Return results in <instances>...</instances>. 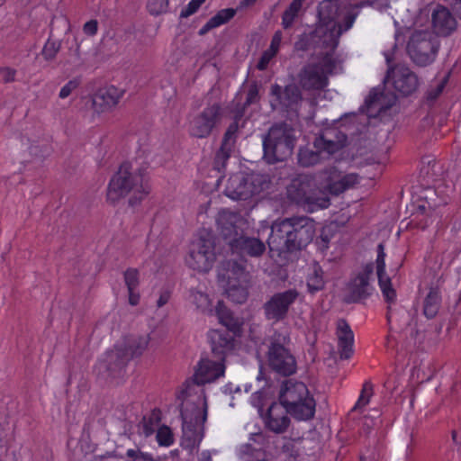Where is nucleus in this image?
Masks as SVG:
<instances>
[{
	"instance_id": "4d7b16f0",
	"label": "nucleus",
	"mask_w": 461,
	"mask_h": 461,
	"mask_svg": "<svg viewBox=\"0 0 461 461\" xmlns=\"http://www.w3.org/2000/svg\"><path fill=\"white\" fill-rule=\"evenodd\" d=\"M300 9L296 8L293 9L292 5L285 10L282 15V26L285 30L289 29L294 24L295 18L298 15Z\"/></svg>"
},
{
	"instance_id": "dca6fc26",
	"label": "nucleus",
	"mask_w": 461,
	"mask_h": 461,
	"mask_svg": "<svg viewBox=\"0 0 461 461\" xmlns=\"http://www.w3.org/2000/svg\"><path fill=\"white\" fill-rule=\"evenodd\" d=\"M258 408L267 429L276 434H283L287 430L291 420L284 405L273 402L265 413L262 405H258Z\"/></svg>"
},
{
	"instance_id": "6ab92c4d",
	"label": "nucleus",
	"mask_w": 461,
	"mask_h": 461,
	"mask_svg": "<svg viewBox=\"0 0 461 461\" xmlns=\"http://www.w3.org/2000/svg\"><path fill=\"white\" fill-rule=\"evenodd\" d=\"M391 77L394 89L402 96L411 95L419 86L417 75L406 66L398 65L393 68H389L387 77Z\"/></svg>"
},
{
	"instance_id": "f704fd0d",
	"label": "nucleus",
	"mask_w": 461,
	"mask_h": 461,
	"mask_svg": "<svg viewBox=\"0 0 461 461\" xmlns=\"http://www.w3.org/2000/svg\"><path fill=\"white\" fill-rule=\"evenodd\" d=\"M224 194L232 200L249 199V190L245 188L243 182V171L230 175L226 183Z\"/></svg>"
},
{
	"instance_id": "bf43d9fd",
	"label": "nucleus",
	"mask_w": 461,
	"mask_h": 461,
	"mask_svg": "<svg viewBox=\"0 0 461 461\" xmlns=\"http://www.w3.org/2000/svg\"><path fill=\"white\" fill-rule=\"evenodd\" d=\"M0 75L5 84L15 81L16 70L10 67H1Z\"/></svg>"
},
{
	"instance_id": "f257e3e1",
	"label": "nucleus",
	"mask_w": 461,
	"mask_h": 461,
	"mask_svg": "<svg viewBox=\"0 0 461 461\" xmlns=\"http://www.w3.org/2000/svg\"><path fill=\"white\" fill-rule=\"evenodd\" d=\"M315 234L314 220L307 216H293L273 223L267 243L272 250L294 253L304 249Z\"/></svg>"
},
{
	"instance_id": "c756f323",
	"label": "nucleus",
	"mask_w": 461,
	"mask_h": 461,
	"mask_svg": "<svg viewBox=\"0 0 461 461\" xmlns=\"http://www.w3.org/2000/svg\"><path fill=\"white\" fill-rule=\"evenodd\" d=\"M338 346L340 359H349L353 353L354 334L346 320L338 322Z\"/></svg>"
},
{
	"instance_id": "49530a36",
	"label": "nucleus",
	"mask_w": 461,
	"mask_h": 461,
	"mask_svg": "<svg viewBox=\"0 0 461 461\" xmlns=\"http://www.w3.org/2000/svg\"><path fill=\"white\" fill-rule=\"evenodd\" d=\"M334 236V232L330 226H324L321 230L320 235L315 240V244L321 252H324L329 248L330 240Z\"/></svg>"
},
{
	"instance_id": "9b49d317",
	"label": "nucleus",
	"mask_w": 461,
	"mask_h": 461,
	"mask_svg": "<svg viewBox=\"0 0 461 461\" xmlns=\"http://www.w3.org/2000/svg\"><path fill=\"white\" fill-rule=\"evenodd\" d=\"M373 273L374 263L369 262L357 273L351 274L346 285V293L342 302L346 304L362 303L368 299L374 292V287L370 284Z\"/></svg>"
},
{
	"instance_id": "c85d7f7f",
	"label": "nucleus",
	"mask_w": 461,
	"mask_h": 461,
	"mask_svg": "<svg viewBox=\"0 0 461 461\" xmlns=\"http://www.w3.org/2000/svg\"><path fill=\"white\" fill-rule=\"evenodd\" d=\"M357 183V174H348L340 176L339 174L330 175L323 185L322 192L332 195H339L347 189L354 186Z\"/></svg>"
},
{
	"instance_id": "69168bd1",
	"label": "nucleus",
	"mask_w": 461,
	"mask_h": 461,
	"mask_svg": "<svg viewBox=\"0 0 461 461\" xmlns=\"http://www.w3.org/2000/svg\"><path fill=\"white\" fill-rule=\"evenodd\" d=\"M191 296L193 297V302L198 308L203 307L208 303V296L203 293L192 291Z\"/></svg>"
},
{
	"instance_id": "9d476101",
	"label": "nucleus",
	"mask_w": 461,
	"mask_h": 461,
	"mask_svg": "<svg viewBox=\"0 0 461 461\" xmlns=\"http://www.w3.org/2000/svg\"><path fill=\"white\" fill-rule=\"evenodd\" d=\"M215 242L212 231H203L199 238L192 242L189 254L185 258L189 267L198 272H208L215 261Z\"/></svg>"
},
{
	"instance_id": "864d4df0",
	"label": "nucleus",
	"mask_w": 461,
	"mask_h": 461,
	"mask_svg": "<svg viewBox=\"0 0 461 461\" xmlns=\"http://www.w3.org/2000/svg\"><path fill=\"white\" fill-rule=\"evenodd\" d=\"M126 456L129 457L127 461H162L159 457H153L152 455L144 453L140 449H128Z\"/></svg>"
},
{
	"instance_id": "774afa93",
	"label": "nucleus",
	"mask_w": 461,
	"mask_h": 461,
	"mask_svg": "<svg viewBox=\"0 0 461 461\" xmlns=\"http://www.w3.org/2000/svg\"><path fill=\"white\" fill-rule=\"evenodd\" d=\"M170 296H171V294L169 291L166 290V291L161 292L159 298L157 301V306L160 308V307L164 306L165 304H167L170 299Z\"/></svg>"
},
{
	"instance_id": "2f4dec72",
	"label": "nucleus",
	"mask_w": 461,
	"mask_h": 461,
	"mask_svg": "<svg viewBox=\"0 0 461 461\" xmlns=\"http://www.w3.org/2000/svg\"><path fill=\"white\" fill-rule=\"evenodd\" d=\"M243 182L245 188L249 190V199L268 189L271 183L267 174L255 171H243Z\"/></svg>"
},
{
	"instance_id": "f3484780",
	"label": "nucleus",
	"mask_w": 461,
	"mask_h": 461,
	"mask_svg": "<svg viewBox=\"0 0 461 461\" xmlns=\"http://www.w3.org/2000/svg\"><path fill=\"white\" fill-rule=\"evenodd\" d=\"M239 131V118L235 117V120L230 123L226 131L223 134L221 147L215 153V157L212 163V169L218 173H223L226 168V164L230 158L233 147L236 143Z\"/></svg>"
},
{
	"instance_id": "ddd939ff",
	"label": "nucleus",
	"mask_w": 461,
	"mask_h": 461,
	"mask_svg": "<svg viewBox=\"0 0 461 461\" xmlns=\"http://www.w3.org/2000/svg\"><path fill=\"white\" fill-rule=\"evenodd\" d=\"M299 296L300 293L296 288L275 293L263 303L265 318L274 322L285 320Z\"/></svg>"
},
{
	"instance_id": "393cba45",
	"label": "nucleus",
	"mask_w": 461,
	"mask_h": 461,
	"mask_svg": "<svg viewBox=\"0 0 461 461\" xmlns=\"http://www.w3.org/2000/svg\"><path fill=\"white\" fill-rule=\"evenodd\" d=\"M309 395V390L304 383L287 379L282 384L279 402L287 407L294 402L303 401Z\"/></svg>"
},
{
	"instance_id": "e433bc0d",
	"label": "nucleus",
	"mask_w": 461,
	"mask_h": 461,
	"mask_svg": "<svg viewBox=\"0 0 461 461\" xmlns=\"http://www.w3.org/2000/svg\"><path fill=\"white\" fill-rule=\"evenodd\" d=\"M287 413L298 420H307L313 418L315 413V401L309 395L303 401L294 402L287 407Z\"/></svg>"
},
{
	"instance_id": "603ef678",
	"label": "nucleus",
	"mask_w": 461,
	"mask_h": 461,
	"mask_svg": "<svg viewBox=\"0 0 461 461\" xmlns=\"http://www.w3.org/2000/svg\"><path fill=\"white\" fill-rule=\"evenodd\" d=\"M160 446L168 447L174 442V435L171 429L166 425L161 426L156 435Z\"/></svg>"
},
{
	"instance_id": "de8ad7c7",
	"label": "nucleus",
	"mask_w": 461,
	"mask_h": 461,
	"mask_svg": "<svg viewBox=\"0 0 461 461\" xmlns=\"http://www.w3.org/2000/svg\"><path fill=\"white\" fill-rule=\"evenodd\" d=\"M262 86L260 82L256 80L252 81L248 89L246 101L243 104V109L250 106L251 104H258L260 100L259 89Z\"/></svg>"
},
{
	"instance_id": "1a4fd4ad",
	"label": "nucleus",
	"mask_w": 461,
	"mask_h": 461,
	"mask_svg": "<svg viewBox=\"0 0 461 461\" xmlns=\"http://www.w3.org/2000/svg\"><path fill=\"white\" fill-rule=\"evenodd\" d=\"M438 39L428 31H416L407 43V53L411 59L420 67L431 64L438 51Z\"/></svg>"
},
{
	"instance_id": "c03bdc74",
	"label": "nucleus",
	"mask_w": 461,
	"mask_h": 461,
	"mask_svg": "<svg viewBox=\"0 0 461 461\" xmlns=\"http://www.w3.org/2000/svg\"><path fill=\"white\" fill-rule=\"evenodd\" d=\"M148 339L144 337H139L133 339L128 345L122 346L121 348H126L129 349L131 359L142 355L148 346Z\"/></svg>"
},
{
	"instance_id": "f03ea898",
	"label": "nucleus",
	"mask_w": 461,
	"mask_h": 461,
	"mask_svg": "<svg viewBox=\"0 0 461 461\" xmlns=\"http://www.w3.org/2000/svg\"><path fill=\"white\" fill-rule=\"evenodd\" d=\"M149 180L145 167L133 168L131 163L125 161L110 179L106 199L114 205L122 198L132 194L128 203L131 207L137 206L151 191Z\"/></svg>"
},
{
	"instance_id": "a19ab883",
	"label": "nucleus",
	"mask_w": 461,
	"mask_h": 461,
	"mask_svg": "<svg viewBox=\"0 0 461 461\" xmlns=\"http://www.w3.org/2000/svg\"><path fill=\"white\" fill-rule=\"evenodd\" d=\"M225 294L231 302L241 304L248 299V284H226Z\"/></svg>"
},
{
	"instance_id": "7ed1b4c3",
	"label": "nucleus",
	"mask_w": 461,
	"mask_h": 461,
	"mask_svg": "<svg viewBox=\"0 0 461 461\" xmlns=\"http://www.w3.org/2000/svg\"><path fill=\"white\" fill-rule=\"evenodd\" d=\"M187 390H182L177 399L181 400L179 404L180 417L182 420L181 447L192 455L197 449L204 436V422L207 419V403L203 401L201 408L198 403L186 400Z\"/></svg>"
},
{
	"instance_id": "052dcab7",
	"label": "nucleus",
	"mask_w": 461,
	"mask_h": 461,
	"mask_svg": "<svg viewBox=\"0 0 461 461\" xmlns=\"http://www.w3.org/2000/svg\"><path fill=\"white\" fill-rule=\"evenodd\" d=\"M281 41H282V32H281V31H277L273 35L270 46L267 50V51H268L270 53L273 52V55L276 56V53L278 52V50H279V47H280V44H281Z\"/></svg>"
},
{
	"instance_id": "39448f33",
	"label": "nucleus",
	"mask_w": 461,
	"mask_h": 461,
	"mask_svg": "<svg viewBox=\"0 0 461 461\" xmlns=\"http://www.w3.org/2000/svg\"><path fill=\"white\" fill-rule=\"evenodd\" d=\"M287 197L299 206L313 212L328 208L330 204L329 196L317 187L315 177L312 175L299 174L292 179L286 188Z\"/></svg>"
},
{
	"instance_id": "a18cd8bd",
	"label": "nucleus",
	"mask_w": 461,
	"mask_h": 461,
	"mask_svg": "<svg viewBox=\"0 0 461 461\" xmlns=\"http://www.w3.org/2000/svg\"><path fill=\"white\" fill-rule=\"evenodd\" d=\"M60 48V41L50 38L43 46L41 55L46 61H52L59 52Z\"/></svg>"
},
{
	"instance_id": "20e7f679",
	"label": "nucleus",
	"mask_w": 461,
	"mask_h": 461,
	"mask_svg": "<svg viewBox=\"0 0 461 461\" xmlns=\"http://www.w3.org/2000/svg\"><path fill=\"white\" fill-rule=\"evenodd\" d=\"M295 129L285 122H275L262 136L263 161L267 165L285 162L296 146Z\"/></svg>"
},
{
	"instance_id": "4468645a",
	"label": "nucleus",
	"mask_w": 461,
	"mask_h": 461,
	"mask_svg": "<svg viewBox=\"0 0 461 461\" xmlns=\"http://www.w3.org/2000/svg\"><path fill=\"white\" fill-rule=\"evenodd\" d=\"M272 100L270 104L273 110L280 108L285 112H297L303 101V94L299 85L291 83L285 86L273 84L270 87Z\"/></svg>"
},
{
	"instance_id": "aec40b11",
	"label": "nucleus",
	"mask_w": 461,
	"mask_h": 461,
	"mask_svg": "<svg viewBox=\"0 0 461 461\" xmlns=\"http://www.w3.org/2000/svg\"><path fill=\"white\" fill-rule=\"evenodd\" d=\"M130 360L129 349L115 346L113 349L106 353L103 366L109 377L120 378L124 375Z\"/></svg>"
},
{
	"instance_id": "8fccbe9b",
	"label": "nucleus",
	"mask_w": 461,
	"mask_h": 461,
	"mask_svg": "<svg viewBox=\"0 0 461 461\" xmlns=\"http://www.w3.org/2000/svg\"><path fill=\"white\" fill-rule=\"evenodd\" d=\"M373 394V385L370 382H365L363 384V388L360 393V396L355 404V406L352 408L351 411H355L357 410L362 409L366 405L369 403L370 397Z\"/></svg>"
},
{
	"instance_id": "c9c22d12",
	"label": "nucleus",
	"mask_w": 461,
	"mask_h": 461,
	"mask_svg": "<svg viewBox=\"0 0 461 461\" xmlns=\"http://www.w3.org/2000/svg\"><path fill=\"white\" fill-rule=\"evenodd\" d=\"M442 303L440 287L431 284L429 292L423 301V314L427 319H433L437 316Z\"/></svg>"
},
{
	"instance_id": "f8f14e48",
	"label": "nucleus",
	"mask_w": 461,
	"mask_h": 461,
	"mask_svg": "<svg viewBox=\"0 0 461 461\" xmlns=\"http://www.w3.org/2000/svg\"><path fill=\"white\" fill-rule=\"evenodd\" d=\"M222 117L223 108L220 103L206 106L189 122V135L197 139L208 138L213 129L221 123Z\"/></svg>"
},
{
	"instance_id": "72a5a7b5",
	"label": "nucleus",
	"mask_w": 461,
	"mask_h": 461,
	"mask_svg": "<svg viewBox=\"0 0 461 461\" xmlns=\"http://www.w3.org/2000/svg\"><path fill=\"white\" fill-rule=\"evenodd\" d=\"M216 314L220 323L227 328L226 331L233 333L234 336H241L242 321L236 317L222 301H219L216 305Z\"/></svg>"
},
{
	"instance_id": "5fc2aeb1",
	"label": "nucleus",
	"mask_w": 461,
	"mask_h": 461,
	"mask_svg": "<svg viewBox=\"0 0 461 461\" xmlns=\"http://www.w3.org/2000/svg\"><path fill=\"white\" fill-rule=\"evenodd\" d=\"M81 42H78L77 38L74 39V45L69 47L68 50V55L70 57V62L73 63L75 66L79 67L84 64V60L82 59L81 55Z\"/></svg>"
},
{
	"instance_id": "a211bd4d",
	"label": "nucleus",
	"mask_w": 461,
	"mask_h": 461,
	"mask_svg": "<svg viewBox=\"0 0 461 461\" xmlns=\"http://www.w3.org/2000/svg\"><path fill=\"white\" fill-rule=\"evenodd\" d=\"M231 255H237L241 259L260 258L266 252L265 243L257 237L247 234L246 230L229 245Z\"/></svg>"
},
{
	"instance_id": "3c124183",
	"label": "nucleus",
	"mask_w": 461,
	"mask_h": 461,
	"mask_svg": "<svg viewBox=\"0 0 461 461\" xmlns=\"http://www.w3.org/2000/svg\"><path fill=\"white\" fill-rule=\"evenodd\" d=\"M124 282L128 290L137 289L140 285V273L137 268L129 267L124 273Z\"/></svg>"
},
{
	"instance_id": "6e6552de",
	"label": "nucleus",
	"mask_w": 461,
	"mask_h": 461,
	"mask_svg": "<svg viewBox=\"0 0 461 461\" xmlns=\"http://www.w3.org/2000/svg\"><path fill=\"white\" fill-rule=\"evenodd\" d=\"M355 113H345L339 119L334 120L330 124L325 123L323 128L316 134L313 148L325 151L326 158L339 152L348 145V133L346 122Z\"/></svg>"
},
{
	"instance_id": "4be33fe9",
	"label": "nucleus",
	"mask_w": 461,
	"mask_h": 461,
	"mask_svg": "<svg viewBox=\"0 0 461 461\" xmlns=\"http://www.w3.org/2000/svg\"><path fill=\"white\" fill-rule=\"evenodd\" d=\"M326 31L324 27H316L309 33H303L300 36L299 40L294 43V49L296 50L307 51L312 49L324 50L325 52H331V45L326 38Z\"/></svg>"
},
{
	"instance_id": "cd10ccee",
	"label": "nucleus",
	"mask_w": 461,
	"mask_h": 461,
	"mask_svg": "<svg viewBox=\"0 0 461 461\" xmlns=\"http://www.w3.org/2000/svg\"><path fill=\"white\" fill-rule=\"evenodd\" d=\"M123 91L113 86L99 89L93 97V107L97 113H104L114 107L121 97Z\"/></svg>"
},
{
	"instance_id": "0e129e2a",
	"label": "nucleus",
	"mask_w": 461,
	"mask_h": 461,
	"mask_svg": "<svg viewBox=\"0 0 461 461\" xmlns=\"http://www.w3.org/2000/svg\"><path fill=\"white\" fill-rule=\"evenodd\" d=\"M200 6L194 1L191 0L186 7L183 8L180 13V18H187L191 16L192 14H195Z\"/></svg>"
},
{
	"instance_id": "a878e982",
	"label": "nucleus",
	"mask_w": 461,
	"mask_h": 461,
	"mask_svg": "<svg viewBox=\"0 0 461 461\" xmlns=\"http://www.w3.org/2000/svg\"><path fill=\"white\" fill-rule=\"evenodd\" d=\"M222 277L226 284H249V272L247 270V259H228L222 262Z\"/></svg>"
},
{
	"instance_id": "e2e57ef3",
	"label": "nucleus",
	"mask_w": 461,
	"mask_h": 461,
	"mask_svg": "<svg viewBox=\"0 0 461 461\" xmlns=\"http://www.w3.org/2000/svg\"><path fill=\"white\" fill-rule=\"evenodd\" d=\"M274 57H275V55H273V52H272V53H270V52H268V51L265 50V51L262 53L261 57L259 58V60H258V64H257V66H256V67H257V68H258V70H265V69L267 68V66H268V64H269L270 60H271Z\"/></svg>"
},
{
	"instance_id": "473e14b6",
	"label": "nucleus",
	"mask_w": 461,
	"mask_h": 461,
	"mask_svg": "<svg viewBox=\"0 0 461 461\" xmlns=\"http://www.w3.org/2000/svg\"><path fill=\"white\" fill-rule=\"evenodd\" d=\"M319 25L331 30L332 23L339 18V5L337 0H323L318 5Z\"/></svg>"
},
{
	"instance_id": "2eb2a0df",
	"label": "nucleus",
	"mask_w": 461,
	"mask_h": 461,
	"mask_svg": "<svg viewBox=\"0 0 461 461\" xmlns=\"http://www.w3.org/2000/svg\"><path fill=\"white\" fill-rule=\"evenodd\" d=\"M216 224L220 235L229 246L232 240L242 235L248 222L240 213L223 210L218 213Z\"/></svg>"
},
{
	"instance_id": "412c9836",
	"label": "nucleus",
	"mask_w": 461,
	"mask_h": 461,
	"mask_svg": "<svg viewBox=\"0 0 461 461\" xmlns=\"http://www.w3.org/2000/svg\"><path fill=\"white\" fill-rule=\"evenodd\" d=\"M224 369L223 361H219L217 358L216 360L203 358L199 361L192 377L193 382L197 385L212 383L223 375Z\"/></svg>"
},
{
	"instance_id": "7c9ffc66",
	"label": "nucleus",
	"mask_w": 461,
	"mask_h": 461,
	"mask_svg": "<svg viewBox=\"0 0 461 461\" xmlns=\"http://www.w3.org/2000/svg\"><path fill=\"white\" fill-rule=\"evenodd\" d=\"M356 17V13L348 11L343 15L341 21L338 19L336 23H332L331 30H327V28H325L327 32L326 38H328V41L331 45V51H335L339 45L341 34L352 27Z\"/></svg>"
},
{
	"instance_id": "5701e85b",
	"label": "nucleus",
	"mask_w": 461,
	"mask_h": 461,
	"mask_svg": "<svg viewBox=\"0 0 461 461\" xmlns=\"http://www.w3.org/2000/svg\"><path fill=\"white\" fill-rule=\"evenodd\" d=\"M385 256L384 245L383 243H379L377 246V258L375 260L378 284L384 301L387 303L392 304L394 303L396 300V291L393 287L391 278L385 273Z\"/></svg>"
},
{
	"instance_id": "09e8293b",
	"label": "nucleus",
	"mask_w": 461,
	"mask_h": 461,
	"mask_svg": "<svg viewBox=\"0 0 461 461\" xmlns=\"http://www.w3.org/2000/svg\"><path fill=\"white\" fill-rule=\"evenodd\" d=\"M169 0H148L147 10L154 16L166 14L168 11Z\"/></svg>"
},
{
	"instance_id": "423d86ee",
	"label": "nucleus",
	"mask_w": 461,
	"mask_h": 461,
	"mask_svg": "<svg viewBox=\"0 0 461 461\" xmlns=\"http://www.w3.org/2000/svg\"><path fill=\"white\" fill-rule=\"evenodd\" d=\"M289 343L290 339L278 331H275L264 341L268 368L284 377L293 375L297 370V362L288 348Z\"/></svg>"
},
{
	"instance_id": "0eeeda50",
	"label": "nucleus",
	"mask_w": 461,
	"mask_h": 461,
	"mask_svg": "<svg viewBox=\"0 0 461 461\" xmlns=\"http://www.w3.org/2000/svg\"><path fill=\"white\" fill-rule=\"evenodd\" d=\"M319 62L305 64L297 74L299 86L307 92H320L329 85V75L333 73L336 62L331 52H320Z\"/></svg>"
},
{
	"instance_id": "680f3d73",
	"label": "nucleus",
	"mask_w": 461,
	"mask_h": 461,
	"mask_svg": "<svg viewBox=\"0 0 461 461\" xmlns=\"http://www.w3.org/2000/svg\"><path fill=\"white\" fill-rule=\"evenodd\" d=\"M14 451H10L6 445L0 444V461H16Z\"/></svg>"
},
{
	"instance_id": "13d9d810",
	"label": "nucleus",
	"mask_w": 461,
	"mask_h": 461,
	"mask_svg": "<svg viewBox=\"0 0 461 461\" xmlns=\"http://www.w3.org/2000/svg\"><path fill=\"white\" fill-rule=\"evenodd\" d=\"M81 84V80L78 77H75L69 80L61 89L59 94V98L65 99L70 95V94L77 89Z\"/></svg>"
},
{
	"instance_id": "6e6d98bb",
	"label": "nucleus",
	"mask_w": 461,
	"mask_h": 461,
	"mask_svg": "<svg viewBox=\"0 0 461 461\" xmlns=\"http://www.w3.org/2000/svg\"><path fill=\"white\" fill-rule=\"evenodd\" d=\"M449 76H445L436 86H430L427 92V99L429 101H435L438 97L442 94L444 88L446 87Z\"/></svg>"
},
{
	"instance_id": "37998d69",
	"label": "nucleus",
	"mask_w": 461,
	"mask_h": 461,
	"mask_svg": "<svg viewBox=\"0 0 461 461\" xmlns=\"http://www.w3.org/2000/svg\"><path fill=\"white\" fill-rule=\"evenodd\" d=\"M384 97L383 92L379 91L376 88H373L365 100V107L366 109V113L369 116L372 115V111L377 109V111H382L384 108L389 107L390 105H384L382 103V99Z\"/></svg>"
},
{
	"instance_id": "bb28decb",
	"label": "nucleus",
	"mask_w": 461,
	"mask_h": 461,
	"mask_svg": "<svg viewBox=\"0 0 461 461\" xmlns=\"http://www.w3.org/2000/svg\"><path fill=\"white\" fill-rule=\"evenodd\" d=\"M434 32L439 36H448L456 29V21L445 6L438 5L431 14Z\"/></svg>"
},
{
	"instance_id": "b1692460",
	"label": "nucleus",
	"mask_w": 461,
	"mask_h": 461,
	"mask_svg": "<svg viewBox=\"0 0 461 461\" xmlns=\"http://www.w3.org/2000/svg\"><path fill=\"white\" fill-rule=\"evenodd\" d=\"M212 353L219 361L225 360L227 354L235 348V337L233 333L221 330H212L208 334Z\"/></svg>"
},
{
	"instance_id": "4c0bfd02",
	"label": "nucleus",
	"mask_w": 461,
	"mask_h": 461,
	"mask_svg": "<svg viewBox=\"0 0 461 461\" xmlns=\"http://www.w3.org/2000/svg\"><path fill=\"white\" fill-rule=\"evenodd\" d=\"M327 158L325 151L321 149H312L308 145L300 147L297 153V161L301 167H309Z\"/></svg>"
},
{
	"instance_id": "58836bf2",
	"label": "nucleus",
	"mask_w": 461,
	"mask_h": 461,
	"mask_svg": "<svg viewBox=\"0 0 461 461\" xmlns=\"http://www.w3.org/2000/svg\"><path fill=\"white\" fill-rule=\"evenodd\" d=\"M325 285L324 270L317 261H314L311 268V273L306 279L307 291L310 294L313 295L322 291L325 288Z\"/></svg>"
},
{
	"instance_id": "79ce46f5",
	"label": "nucleus",
	"mask_w": 461,
	"mask_h": 461,
	"mask_svg": "<svg viewBox=\"0 0 461 461\" xmlns=\"http://www.w3.org/2000/svg\"><path fill=\"white\" fill-rule=\"evenodd\" d=\"M159 414L160 411L155 409L149 417L144 416L138 424L139 433L144 434L146 437L152 435L160 421Z\"/></svg>"
},
{
	"instance_id": "ea45409f",
	"label": "nucleus",
	"mask_w": 461,
	"mask_h": 461,
	"mask_svg": "<svg viewBox=\"0 0 461 461\" xmlns=\"http://www.w3.org/2000/svg\"><path fill=\"white\" fill-rule=\"evenodd\" d=\"M237 14L234 8H225L218 11L198 32L200 36L205 35L211 30L229 23Z\"/></svg>"
},
{
	"instance_id": "338daca9",
	"label": "nucleus",
	"mask_w": 461,
	"mask_h": 461,
	"mask_svg": "<svg viewBox=\"0 0 461 461\" xmlns=\"http://www.w3.org/2000/svg\"><path fill=\"white\" fill-rule=\"evenodd\" d=\"M98 23L96 20H90L84 24L83 31L86 34L93 36L96 34Z\"/></svg>"
}]
</instances>
